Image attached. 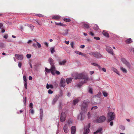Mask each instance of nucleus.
<instances>
[{"instance_id":"obj_1","label":"nucleus","mask_w":134,"mask_h":134,"mask_svg":"<svg viewBox=\"0 0 134 134\" xmlns=\"http://www.w3.org/2000/svg\"><path fill=\"white\" fill-rule=\"evenodd\" d=\"M90 101L88 100H84L83 101L81 107V111L77 117L78 120H82L83 119L85 116L84 114L87 111L88 105Z\"/></svg>"},{"instance_id":"obj_2","label":"nucleus","mask_w":134,"mask_h":134,"mask_svg":"<svg viewBox=\"0 0 134 134\" xmlns=\"http://www.w3.org/2000/svg\"><path fill=\"white\" fill-rule=\"evenodd\" d=\"M83 79L84 80V81H82L79 84L77 85V87H80L83 84L87 82L88 79L87 75L85 73L78 74L76 75V76L75 77L76 79Z\"/></svg>"},{"instance_id":"obj_3","label":"nucleus","mask_w":134,"mask_h":134,"mask_svg":"<svg viewBox=\"0 0 134 134\" xmlns=\"http://www.w3.org/2000/svg\"><path fill=\"white\" fill-rule=\"evenodd\" d=\"M72 124V122L70 121H68L67 124H66L64 126L63 129L64 131L66 133H68L69 131V128L70 126Z\"/></svg>"},{"instance_id":"obj_4","label":"nucleus","mask_w":134,"mask_h":134,"mask_svg":"<svg viewBox=\"0 0 134 134\" xmlns=\"http://www.w3.org/2000/svg\"><path fill=\"white\" fill-rule=\"evenodd\" d=\"M105 120V117L103 115L100 116L98 118L94 120V122L97 123H100L104 122Z\"/></svg>"},{"instance_id":"obj_5","label":"nucleus","mask_w":134,"mask_h":134,"mask_svg":"<svg viewBox=\"0 0 134 134\" xmlns=\"http://www.w3.org/2000/svg\"><path fill=\"white\" fill-rule=\"evenodd\" d=\"M121 62L127 66V67L130 69L131 68V65L130 63L127 62L126 60L124 58H121Z\"/></svg>"},{"instance_id":"obj_6","label":"nucleus","mask_w":134,"mask_h":134,"mask_svg":"<svg viewBox=\"0 0 134 134\" xmlns=\"http://www.w3.org/2000/svg\"><path fill=\"white\" fill-rule=\"evenodd\" d=\"M108 117L109 118V120L110 121L113 120L114 117L115 115L113 112H110L108 114Z\"/></svg>"},{"instance_id":"obj_7","label":"nucleus","mask_w":134,"mask_h":134,"mask_svg":"<svg viewBox=\"0 0 134 134\" xmlns=\"http://www.w3.org/2000/svg\"><path fill=\"white\" fill-rule=\"evenodd\" d=\"M90 126V124H89L88 125L84 127V131L83 132L84 134H87L89 132L90 130L89 129V128Z\"/></svg>"},{"instance_id":"obj_8","label":"nucleus","mask_w":134,"mask_h":134,"mask_svg":"<svg viewBox=\"0 0 134 134\" xmlns=\"http://www.w3.org/2000/svg\"><path fill=\"white\" fill-rule=\"evenodd\" d=\"M65 79L63 78H62L60 82V86L63 87H65Z\"/></svg>"},{"instance_id":"obj_9","label":"nucleus","mask_w":134,"mask_h":134,"mask_svg":"<svg viewBox=\"0 0 134 134\" xmlns=\"http://www.w3.org/2000/svg\"><path fill=\"white\" fill-rule=\"evenodd\" d=\"M66 115L65 113L62 112L61 115L60 120L61 122H63L65 120Z\"/></svg>"},{"instance_id":"obj_10","label":"nucleus","mask_w":134,"mask_h":134,"mask_svg":"<svg viewBox=\"0 0 134 134\" xmlns=\"http://www.w3.org/2000/svg\"><path fill=\"white\" fill-rule=\"evenodd\" d=\"M106 49L108 53L111 55H113V49L111 47L109 46H107L106 47Z\"/></svg>"},{"instance_id":"obj_11","label":"nucleus","mask_w":134,"mask_h":134,"mask_svg":"<svg viewBox=\"0 0 134 134\" xmlns=\"http://www.w3.org/2000/svg\"><path fill=\"white\" fill-rule=\"evenodd\" d=\"M51 73L53 75H54L55 74V68L54 65H51Z\"/></svg>"},{"instance_id":"obj_12","label":"nucleus","mask_w":134,"mask_h":134,"mask_svg":"<svg viewBox=\"0 0 134 134\" xmlns=\"http://www.w3.org/2000/svg\"><path fill=\"white\" fill-rule=\"evenodd\" d=\"M16 58L19 60H22L23 59V56L22 55L16 54L15 55Z\"/></svg>"},{"instance_id":"obj_13","label":"nucleus","mask_w":134,"mask_h":134,"mask_svg":"<svg viewBox=\"0 0 134 134\" xmlns=\"http://www.w3.org/2000/svg\"><path fill=\"white\" fill-rule=\"evenodd\" d=\"M76 131L75 126H72L71 128V131L72 134H74Z\"/></svg>"},{"instance_id":"obj_14","label":"nucleus","mask_w":134,"mask_h":134,"mask_svg":"<svg viewBox=\"0 0 134 134\" xmlns=\"http://www.w3.org/2000/svg\"><path fill=\"white\" fill-rule=\"evenodd\" d=\"M94 56L96 58H99L101 57V55L98 52H94Z\"/></svg>"},{"instance_id":"obj_15","label":"nucleus","mask_w":134,"mask_h":134,"mask_svg":"<svg viewBox=\"0 0 134 134\" xmlns=\"http://www.w3.org/2000/svg\"><path fill=\"white\" fill-rule=\"evenodd\" d=\"M48 61L51 64V65H52L54 64V60L51 58H49Z\"/></svg>"},{"instance_id":"obj_16","label":"nucleus","mask_w":134,"mask_h":134,"mask_svg":"<svg viewBox=\"0 0 134 134\" xmlns=\"http://www.w3.org/2000/svg\"><path fill=\"white\" fill-rule=\"evenodd\" d=\"M59 96H56L53 99L52 102V104L53 105H54L55 103L56 102L58 98H59Z\"/></svg>"},{"instance_id":"obj_17","label":"nucleus","mask_w":134,"mask_h":134,"mask_svg":"<svg viewBox=\"0 0 134 134\" xmlns=\"http://www.w3.org/2000/svg\"><path fill=\"white\" fill-rule=\"evenodd\" d=\"M66 60L65 59L64 60L62 61H60L59 62V64L61 65H64L66 63Z\"/></svg>"},{"instance_id":"obj_18","label":"nucleus","mask_w":134,"mask_h":134,"mask_svg":"<svg viewBox=\"0 0 134 134\" xmlns=\"http://www.w3.org/2000/svg\"><path fill=\"white\" fill-rule=\"evenodd\" d=\"M103 34L104 36L107 37H109V35L108 33L105 30L103 31Z\"/></svg>"},{"instance_id":"obj_19","label":"nucleus","mask_w":134,"mask_h":134,"mask_svg":"<svg viewBox=\"0 0 134 134\" xmlns=\"http://www.w3.org/2000/svg\"><path fill=\"white\" fill-rule=\"evenodd\" d=\"M43 115V110L42 109H40V116L41 120H42Z\"/></svg>"},{"instance_id":"obj_20","label":"nucleus","mask_w":134,"mask_h":134,"mask_svg":"<svg viewBox=\"0 0 134 134\" xmlns=\"http://www.w3.org/2000/svg\"><path fill=\"white\" fill-rule=\"evenodd\" d=\"M111 70L112 71L115 72L118 74L119 75H120V74H119V71L116 68L113 67L111 68Z\"/></svg>"},{"instance_id":"obj_21","label":"nucleus","mask_w":134,"mask_h":134,"mask_svg":"<svg viewBox=\"0 0 134 134\" xmlns=\"http://www.w3.org/2000/svg\"><path fill=\"white\" fill-rule=\"evenodd\" d=\"M120 70L122 71V72L125 73H126L127 72V70L125 69L122 67V66H120Z\"/></svg>"},{"instance_id":"obj_22","label":"nucleus","mask_w":134,"mask_h":134,"mask_svg":"<svg viewBox=\"0 0 134 134\" xmlns=\"http://www.w3.org/2000/svg\"><path fill=\"white\" fill-rule=\"evenodd\" d=\"M80 98H78L74 100L73 101V103L74 105L76 104L80 100Z\"/></svg>"},{"instance_id":"obj_23","label":"nucleus","mask_w":134,"mask_h":134,"mask_svg":"<svg viewBox=\"0 0 134 134\" xmlns=\"http://www.w3.org/2000/svg\"><path fill=\"white\" fill-rule=\"evenodd\" d=\"M60 16L59 15H55L53 16L52 18L53 19L58 20L60 19Z\"/></svg>"},{"instance_id":"obj_24","label":"nucleus","mask_w":134,"mask_h":134,"mask_svg":"<svg viewBox=\"0 0 134 134\" xmlns=\"http://www.w3.org/2000/svg\"><path fill=\"white\" fill-rule=\"evenodd\" d=\"M91 65L95 66H98L99 70H100L101 69L100 66L97 63H92Z\"/></svg>"},{"instance_id":"obj_25","label":"nucleus","mask_w":134,"mask_h":134,"mask_svg":"<svg viewBox=\"0 0 134 134\" xmlns=\"http://www.w3.org/2000/svg\"><path fill=\"white\" fill-rule=\"evenodd\" d=\"M72 78H67L66 80L67 83L68 84L70 83L72 81Z\"/></svg>"},{"instance_id":"obj_26","label":"nucleus","mask_w":134,"mask_h":134,"mask_svg":"<svg viewBox=\"0 0 134 134\" xmlns=\"http://www.w3.org/2000/svg\"><path fill=\"white\" fill-rule=\"evenodd\" d=\"M55 24L56 25H59L60 26H66L65 24L62 23H57L56 22H55Z\"/></svg>"},{"instance_id":"obj_27","label":"nucleus","mask_w":134,"mask_h":134,"mask_svg":"<svg viewBox=\"0 0 134 134\" xmlns=\"http://www.w3.org/2000/svg\"><path fill=\"white\" fill-rule=\"evenodd\" d=\"M102 130V129L101 128H100L96 132H94V134H97L98 133L101 132V131Z\"/></svg>"},{"instance_id":"obj_28","label":"nucleus","mask_w":134,"mask_h":134,"mask_svg":"<svg viewBox=\"0 0 134 134\" xmlns=\"http://www.w3.org/2000/svg\"><path fill=\"white\" fill-rule=\"evenodd\" d=\"M46 88L48 89L49 88H53V86L52 85H49L48 83H47Z\"/></svg>"},{"instance_id":"obj_29","label":"nucleus","mask_w":134,"mask_h":134,"mask_svg":"<svg viewBox=\"0 0 134 134\" xmlns=\"http://www.w3.org/2000/svg\"><path fill=\"white\" fill-rule=\"evenodd\" d=\"M132 41V39L131 38H129L126 40V42L128 43H131Z\"/></svg>"},{"instance_id":"obj_30","label":"nucleus","mask_w":134,"mask_h":134,"mask_svg":"<svg viewBox=\"0 0 134 134\" xmlns=\"http://www.w3.org/2000/svg\"><path fill=\"white\" fill-rule=\"evenodd\" d=\"M84 28L85 29H88L89 28V26L88 24L85 23L84 24Z\"/></svg>"},{"instance_id":"obj_31","label":"nucleus","mask_w":134,"mask_h":134,"mask_svg":"<svg viewBox=\"0 0 134 134\" xmlns=\"http://www.w3.org/2000/svg\"><path fill=\"white\" fill-rule=\"evenodd\" d=\"M54 48H55L54 47H52L50 48V50L52 54H53L55 52Z\"/></svg>"},{"instance_id":"obj_32","label":"nucleus","mask_w":134,"mask_h":134,"mask_svg":"<svg viewBox=\"0 0 134 134\" xmlns=\"http://www.w3.org/2000/svg\"><path fill=\"white\" fill-rule=\"evenodd\" d=\"M35 21L38 25H42V23L40 20L36 19V20Z\"/></svg>"},{"instance_id":"obj_33","label":"nucleus","mask_w":134,"mask_h":134,"mask_svg":"<svg viewBox=\"0 0 134 134\" xmlns=\"http://www.w3.org/2000/svg\"><path fill=\"white\" fill-rule=\"evenodd\" d=\"M45 70L46 72L47 73H49L50 72H51V69H48L47 68H45Z\"/></svg>"},{"instance_id":"obj_34","label":"nucleus","mask_w":134,"mask_h":134,"mask_svg":"<svg viewBox=\"0 0 134 134\" xmlns=\"http://www.w3.org/2000/svg\"><path fill=\"white\" fill-rule=\"evenodd\" d=\"M63 20L64 21L67 22H69L71 21L70 19L69 18H64L63 19Z\"/></svg>"},{"instance_id":"obj_35","label":"nucleus","mask_w":134,"mask_h":134,"mask_svg":"<svg viewBox=\"0 0 134 134\" xmlns=\"http://www.w3.org/2000/svg\"><path fill=\"white\" fill-rule=\"evenodd\" d=\"M93 29L95 30H97L98 29V27L97 25H95L93 27Z\"/></svg>"},{"instance_id":"obj_36","label":"nucleus","mask_w":134,"mask_h":134,"mask_svg":"<svg viewBox=\"0 0 134 134\" xmlns=\"http://www.w3.org/2000/svg\"><path fill=\"white\" fill-rule=\"evenodd\" d=\"M68 34V31H66V30H65L63 32V33L62 34L64 36L66 35L67 34Z\"/></svg>"},{"instance_id":"obj_37","label":"nucleus","mask_w":134,"mask_h":134,"mask_svg":"<svg viewBox=\"0 0 134 134\" xmlns=\"http://www.w3.org/2000/svg\"><path fill=\"white\" fill-rule=\"evenodd\" d=\"M102 93L103 95V96L104 97H107V96L108 94L106 92L104 91H103Z\"/></svg>"},{"instance_id":"obj_38","label":"nucleus","mask_w":134,"mask_h":134,"mask_svg":"<svg viewBox=\"0 0 134 134\" xmlns=\"http://www.w3.org/2000/svg\"><path fill=\"white\" fill-rule=\"evenodd\" d=\"M24 85L25 89H26L27 88V82H24Z\"/></svg>"},{"instance_id":"obj_39","label":"nucleus","mask_w":134,"mask_h":134,"mask_svg":"<svg viewBox=\"0 0 134 134\" xmlns=\"http://www.w3.org/2000/svg\"><path fill=\"white\" fill-rule=\"evenodd\" d=\"M75 53L77 54H78L79 55H80L82 54V53L79 51H75Z\"/></svg>"},{"instance_id":"obj_40","label":"nucleus","mask_w":134,"mask_h":134,"mask_svg":"<svg viewBox=\"0 0 134 134\" xmlns=\"http://www.w3.org/2000/svg\"><path fill=\"white\" fill-rule=\"evenodd\" d=\"M23 80L24 82H27V79L26 78V76L25 75H23Z\"/></svg>"},{"instance_id":"obj_41","label":"nucleus","mask_w":134,"mask_h":134,"mask_svg":"<svg viewBox=\"0 0 134 134\" xmlns=\"http://www.w3.org/2000/svg\"><path fill=\"white\" fill-rule=\"evenodd\" d=\"M120 127V128L122 130H124L125 129V127L123 125H121Z\"/></svg>"},{"instance_id":"obj_42","label":"nucleus","mask_w":134,"mask_h":134,"mask_svg":"<svg viewBox=\"0 0 134 134\" xmlns=\"http://www.w3.org/2000/svg\"><path fill=\"white\" fill-rule=\"evenodd\" d=\"M88 92L90 93H91V94L92 93H93L92 89L91 88H89Z\"/></svg>"},{"instance_id":"obj_43","label":"nucleus","mask_w":134,"mask_h":134,"mask_svg":"<svg viewBox=\"0 0 134 134\" xmlns=\"http://www.w3.org/2000/svg\"><path fill=\"white\" fill-rule=\"evenodd\" d=\"M27 25L28 26L30 27V28H31V29H33L34 27V26L30 24H27Z\"/></svg>"},{"instance_id":"obj_44","label":"nucleus","mask_w":134,"mask_h":134,"mask_svg":"<svg viewBox=\"0 0 134 134\" xmlns=\"http://www.w3.org/2000/svg\"><path fill=\"white\" fill-rule=\"evenodd\" d=\"M36 15L39 16V17H43L44 16L43 15L40 14H36Z\"/></svg>"},{"instance_id":"obj_45","label":"nucleus","mask_w":134,"mask_h":134,"mask_svg":"<svg viewBox=\"0 0 134 134\" xmlns=\"http://www.w3.org/2000/svg\"><path fill=\"white\" fill-rule=\"evenodd\" d=\"M31 55L30 54H27L26 55V57L27 58H30L31 57Z\"/></svg>"},{"instance_id":"obj_46","label":"nucleus","mask_w":134,"mask_h":134,"mask_svg":"<svg viewBox=\"0 0 134 134\" xmlns=\"http://www.w3.org/2000/svg\"><path fill=\"white\" fill-rule=\"evenodd\" d=\"M36 42L37 43V46L39 48H40L41 47V44L39 43L38 42Z\"/></svg>"},{"instance_id":"obj_47","label":"nucleus","mask_w":134,"mask_h":134,"mask_svg":"<svg viewBox=\"0 0 134 134\" xmlns=\"http://www.w3.org/2000/svg\"><path fill=\"white\" fill-rule=\"evenodd\" d=\"M70 45L71 46V47L72 48H73L74 47V43L72 42H70Z\"/></svg>"},{"instance_id":"obj_48","label":"nucleus","mask_w":134,"mask_h":134,"mask_svg":"<svg viewBox=\"0 0 134 134\" xmlns=\"http://www.w3.org/2000/svg\"><path fill=\"white\" fill-rule=\"evenodd\" d=\"M26 97H25L24 98V100L23 101V102H24V105H26Z\"/></svg>"},{"instance_id":"obj_49","label":"nucleus","mask_w":134,"mask_h":134,"mask_svg":"<svg viewBox=\"0 0 134 134\" xmlns=\"http://www.w3.org/2000/svg\"><path fill=\"white\" fill-rule=\"evenodd\" d=\"M29 107H30L31 109H32L33 108V104L32 103H30L29 105Z\"/></svg>"},{"instance_id":"obj_50","label":"nucleus","mask_w":134,"mask_h":134,"mask_svg":"<svg viewBox=\"0 0 134 134\" xmlns=\"http://www.w3.org/2000/svg\"><path fill=\"white\" fill-rule=\"evenodd\" d=\"M48 93L49 94H52L53 93V91L51 90H48Z\"/></svg>"},{"instance_id":"obj_51","label":"nucleus","mask_w":134,"mask_h":134,"mask_svg":"<svg viewBox=\"0 0 134 134\" xmlns=\"http://www.w3.org/2000/svg\"><path fill=\"white\" fill-rule=\"evenodd\" d=\"M55 73H56L57 75H59L60 74V72L58 71H55Z\"/></svg>"},{"instance_id":"obj_52","label":"nucleus","mask_w":134,"mask_h":134,"mask_svg":"<svg viewBox=\"0 0 134 134\" xmlns=\"http://www.w3.org/2000/svg\"><path fill=\"white\" fill-rule=\"evenodd\" d=\"M3 26L2 24L0 23V28L1 29H3Z\"/></svg>"},{"instance_id":"obj_53","label":"nucleus","mask_w":134,"mask_h":134,"mask_svg":"<svg viewBox=\"0 0 134 134\" xmlns=\"http://www.w3.org/2000/svg\"><path fill=\"white\" fill-rule=\"evenodd\" d=\"M98 107L97 106H94V107H92L91 108V110H92V109H96Z\"/></svg>"},{"instance_id":"obj_54","label":"nucleus","mask_w":134,"mask_h":134,"mask_svg":"<svg viewBox=\"0 0 134 134\" xmlns=\"http://www.w3.org/2000/svg\"><path fill=\"white\" fill-rule=\"evenodd\" d=\"M22 64L20 62H19L18 64V66L19 68H21V66Z\"/></svg>"},{"instance_id":"obj_55","label":"nucleus","mask_w":134,"mask_h":134,"mask_svg":"<svg viewBox=\"0 0 134 134\" xmlns=\"http://www.w3.org/2000/svg\"><path fill=\"white\" fill-rule=\"evenodd\" d=\"M30 111L31 113L32 114H34V111L33 109H31L30 110Z\"/></svg>"},{"instance_id":"obj_56","label":"nucleus","mask_w":134,"mask_h":134,"mask_svg":"<svg viewBox=\"0 0 134 134\" xmlns=\"http://www.w3.org/2000/svg\"><path fill=\"white\" fill-rule=\"evenodd\" d=\"M94 52H90V53H89L88 54L90 55H92L94 56Z\"/></svg>"},{"instance_id":"obj_57","label":"nucleus","mask_w":134,"mask_h":134,"mask_svg":"<svg viewBox=\"0 0 134 134\" xmlns=\"http://www.w3.org/2000/svg\"><path fill=\"white\" fill-rule=\"evenodd\" d=\"M44 44L47 47H48V43L46 42H44Z\"/></svg>"},{"instance_id":"obj_58","label":"nucleus","mask_w":134,"mask_h":134,"mask_svg":"<svg viewBox=\"0 0 134 134\" xmlns=\"http://www.w3.org/2000/svg\"><path fill=\"white\" fill-rule=\"evenodd\" d=\"M94 38L97 40H100V38L99 37H94Z\"/></svg>"},{"instance_id":"obj_59","label":"nucleus","mask_w":134,"mask_h":134,"mask_svg":"<svg viewBox=\"0 0 134 134\" xmlns=\"http://www.w3.org/2000/svg\"><path fill=\"white\" fill-rule=\"evenodd\" d=\"M8 35L7 34H6L3 37L4 38L7 39L8 38Z\"/></svg>"},{"instance_id":"obj_60","label":"nucleus","mask_w":134,"mask_h":134,"mask_svg":"<svg viewBox=\"0 0 134 134\" xmlns=\"http://www.w3.org/2000/svg\"><path fill=\"white\" fill-rule=\"evenodd\" d=\"M102 70L104 72H106V69L104 68H102Z\"/></svg>"},{"instance_id":"obj_61","label":"nucleus","mask_w":134,"mask_h":134,"mask_svg":"<svg viewBox=\"0 0 134 134\" xmlns=\"http://www.w3.org/2000/svg\"><path fill=\"white\" fill-rule=\"evenodd\" d=\"M87 115H88V118H90V117L91 116H90V114L89 112H88V113Z\"/></svg>"},{"instance_id":"obj_62","label":"nucleus","mask_w":134,"mask_h":134,"mask_svg":"<svg viewBox=\"0 0 134 134\" xmlns=\"http://www.w3.org/2000/svg\"><path fill=\"white\" fill-rule=\"evenodd\" d=\"M69 41H65V43L67 44H69Z\"/></svg>"},{"instance_id":"obj_63","label":"nucleus","mask_w":134,"mask_h":134,"mask_svg":"<svg viewBox=\"0 0 134 134\" xmlns=\"http://www.w3.org/2000/svg\"><path fill=\"white\" fill-rule=\"evenodd\" d=\"M85 47V46L84 45H81L80 46V48H84Z\"/></svg>"},{"instance_id":"obj_64","label":"nucleus","mask_w":134,"mask_h":134,"mask_svg":"<svg viewBox=\"0 0 134 134\" xmlns=\"http://www.w3.org/2000/svg\"><path fill=\"white\" fill-rule=\"evenodd\" d=\"M90 34L92 36H93L94 35V34L92 32H90Z\"/></svg>"}]
</instances>
